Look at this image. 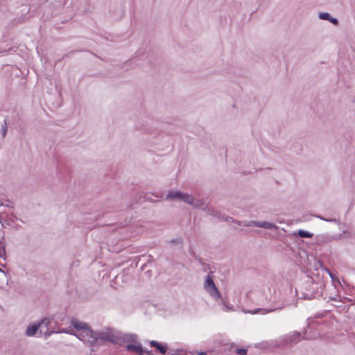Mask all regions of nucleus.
Returning <instances> with one entry per match:
<instances>
[{
  "mask_svg": "<svg viewBox=\"0 0 355 355\" xmlns=\"http://www.w3.org/2000/svg\"><path fill=\"white\" fill-rule=\"evenodd\" d=\"M166 199L170 200H180L191 205L193 208L194 207H200L202 205V202L200 200H198V198H195L192 195L184 193L180 191H168Z\"/></svg>",
  "mask_w": 355,
  "mask_h": 355,
  "instance_id": "obj_1",
  "label": "nucleus"
},
{
  "mask_svg": "<svg viewBox=\"0 0 355 355\" xmlns=\"http://www.w3.org/2000/svg\"><path fill=\"white\" fill-rule=\"evenodd\" d=\"M51 322V319L50 318H44L38 322L29 324L26 329L25 334L29 337L34 336L41 327L44 326L45 327H48Z\"/></svg>",
  "mask_w": 355,
  "mask_h": 355,
  "instance_id": "obj_2",
  "label": "nucleus"
},
{
  "mask_svg": "<svg viewBox=\"0 0 355 355\" xmlns=\"http://www.w3.org/2000/svg\"><path fill=\"white\" fill-rule=\"evenodd\" d=\"M75 336L85 343L92 345L96 343V332H94L89 327L85 329L80 333H76Z\"/></svg>",
  "mask_w": 355,
  "mask_h": 355,
  "instance_id": "obj_3",
  "label": "nucleus"
},
{
  "mask_svg": "<svg viewBox=\"0 0 355 355\" xmlns=\"http://www.w3.org/2000/svg\"><path fill=\"white\" fill-rule=\"evenodd\" d=\"M204 288L214 298H219L220 297V293L210 275H207L205 279Z\"/></svg>",
  "mask_w": 355,
  "mask_h": 355,
  "instance_id": "obj_4",
  "label": "nucleus"
},
{
  "mask_svg": "<svg viewBox=\"0 0 355 355\" xmlns=\"http://www.w3.org/2000/svg\"><path fill=\"white\" fill-rule=\"evenodd\" d=\"M116 338L117 337L115 334H114L110 330H106L100 332H96V342L100 340L102 341L116 343Z\"/></svg>",
  "mask_w": 355,
  "mask_h": 355,
  "instance_id": "obj_5",
  "label": "nucleus"
},
{
  "mask_svg": "<svg viewBox=\"0 0 355 355\" xmlns=\"http://www.w3.org/2000/svg\"><path fill=\"white\" fill-rule=\"evenodd\" d=\"M244 226L249 227V226H255L258 227H262L267 230H277L279 227L274 223L267 222V221H257V220H250L248 223H245Z\"/></svg>",
  "mask_w": 355,
  "mask_h": 355,
  "instance_id": "obj_6",
  "label": "nucleus"
},
{
  "mask_svg": "<svg viewBox=\"0 0 355 355\" xmlns=\"http://www.w3.org/2000/svg\"><path fill=\"white\" fill-rule=\"evenodd\" d=\"M198 200H200L202 202V205L200 207H194L195 209H200L210 216L220 218V214L213 208L209 207L202 198H198Z\"/></svg>",
  "mask_w": 355,
  "mask_h": 355,
  "instance_id": "obj_7",
  "label": "nucleus"
},
{
  "mask_svg": "<svg viewBox=\"0 0 355 355\" xmlns=\"http://www.w3.org/2000/svg\"><path fill=\"white\" fill-rule=\"evenodd\" d=\"M71 325L75 328L76 330V333H80V331H83L85 329H87L89 327V326L83 322H80L76 319H73L71 322Z\"/></svg>",
  "mask_w": 355,
  "mask_h": 355,
  "instance_id": "obj_8",
  "label": "nucleus"
},
{
  "mask_svg": "<svg viewBox=\"0 0 355 355\" xmlns=\"http://www.w3.org/2000/svg\"><path fill=\"white\" fill-rule=\"evenodd\" d=\"M126 349L128 351H133L135 352L139 353L140 355H142L144 350L140 344H135V345H128L126 346Z\"/></svg>",
  "mask_w": 355,
  "mask_h": 355,
  "instance_id": "obj_9",
  "label": "nucleus"
},
{
  "mask_svg": "<svg viewBox=\"0 0 355 355\" xmlns=\"http://www.w3.org/2000/svg\"><path fill=\"white\" fill-rule=\"evenodd\" d=\"M67 3V0H50V4L56 9L63 8Z\"/></svg>",
  "mask_w": 355,
  "mask_h": 355,
  "instance_id": "obj_10",
  "label": "nucleus"
},
{
  "mask_svg": "<svg viewBox=\"0 0 355 355\" xmlns=\"http://www.w3.org/2000/svg\"><path fill=\"white\" fill-rule=\"evenodd\" d=\"M150 344L152 347L157 348L161 354H165L166 352V347L164 346H162L161 344H159L157 341L152 340L150 342Z\"/></svg>",
  "mask_w": 355,
  "mask_h": 355,
  "instance_id": "obj_11",
  "label": "nucleus"
},
{
  "mask_svg": "<svg viewBox=\"0 0 355 355\" xmlns=\"http://www.w3.org/2000/svg\"><path fill=\"white\" fill-rule=\"evenodd\" d=\"M297 234L302 238H311L313 236L312 233L302 230H300L297 232Z\"/></svg>",
  "mask_w": 355,
  "mask_h": 355,
  "instance_id": "obj_12",
  "label": "nucleus"
},
{
  "mask_svg": "<svg viewBox=\"0 0 355 355\" xmlns=\"http://www.w3.org/2000/svg\"><path fill=\"white\" fill-rule=\"evenodd\" d=\"M60 333L69 334L74 335V336L76 334L72 329H62L57 331V334H60Z\"/></svg>",
  "mask_w": 355,
  "mask_h": 355,
  "instance_id": "obj_13",
  "label": "nucleus"
},
{
  "mask_svg": "<svg viewBox=\"0 0 355 355\" xmlns=\"http://www.w3.org/2000/svg\"><path fill=\"white\" fill-rule=\"evenodd\" d=\"M330 15L328 12H320L319 14V18L323 20H329Z\"/></svg>",
  "mask_w": 355,
  "mask_h": 355,
  "instance_id": "obj_14",
  "label": "nucleus"
},
{
  "mask_svg": "<svg viewBox=\"0 0 355 355\" xmlns=\"http://www.w3.org/2000/svg\"><path fill=\"white\" fill-rule=\"evenodd\" d=\"M300 334L299 332H295L292 336L291 340L297 342L300 340Z\"/></svg>",
  "mask_w": 355,
  "mask_h": 355,
  "instance_id": "obj_15",
  "label": "nucleus"
},
{
  "mask_svg": "<svg viewBox=\"0 0 355 355\" xmlns=\"http://www.w3.org/2000/svg\"><path fill=\"white\" fill-rule=\"evenodd\" d=\"M236 352L239 355H245L247 353V350L245 349L240 348V349H237Z\"/></svg>",
  "mask_w": 355,
  "mask_h": 355,
  "instance_id": "obj_16",
  "label": "nucleus"
},
{
  "mask_svg": "<svg viewBox=\"0 0 355 355\" xmlns=\"http://www.w3.org/2000/svg\"><path fill=\"white\" fill-rule=\"evenodd\" d=\"M318 218L323 220H325V221H328V222H333V223H337V220L335 219V218H331V219H329V218H325L321 216H317Z\"/></svg>",
  "mask_w": 355,
  "mask_h": 355,
  "instance_id": "obj_17",
  "label": "nucleus"
},
{
  "mask_svg": "<svg viewBox=\"0 0 355 355\" xmlns=\"http://www.w3.org/2000/svg\"><path fill=\"white\" fill-rule=\"evenodd\" d=\"M0 279L3 281L7 282L6 275L5 272L3 270H2L1 268H0Z\"/></svg>",
  "mask_w": 355,
  "mask_h": 355,
  "instance_id": "obj_18",
  "label": "nucleus"
},
{
  "mask_svg": "<svg viewBox=\"0 0 355 355\" xmlns=\"http://www.w3.org/2000/svg\"><path fill=\"white\" fill-rule=\"evenodd\" d=\"M128 340L135 342L137 339V336L134 334H130L127 336Z\"/></svg>",
  "mask_w": 355,
  "mask_h": 355,
  "instance_id": "obj_19",
  "label": "nucleus"
},
{
  "mask_svg": "<svg viewBox=\"0 0 355 355\" xmlns=\"http://www.w3.org/2000/svg\"><path fill=\"white\" fill-rule=\"evenodd\" d=\"M55 333L57 334V331H49V329H47L46 331L45 332L44 335H45V336L49 337V336H50L51 335H52L53 334H55Z\"/></svg>",
  "mask_w": 355,
  "mask_h": 355,
  "instance_id": "obj_20",
  "label": "nucleus"
},
{
  "mask_svg": "<svg viewBox=\"0 0 355 355\" xmlns=\"http://www.w3.org/2000/svg\"><path fill=\"white\" fill-rule=\"evenodd\" d=\"M329 21H330L332 24L335 25H337L338 24V19L336 18H333L331 17H330V19Z\"/></svg>",
  "mask_w": 355,
  "mask_h": 355,
  "instance_id": "obj_21",
  "label": "nucleus"
},
{
  "mask_svg": "<svg viewBox=\"0 0 355 355\" xmlns=\"http://www.w3.org/2000/svg\"><path fill=\"white\" fill-rule=\"evenodd\" d=\"M6 132H7V128H6V125H5V126L2 128V135H3V137H6Z\"/></svg>",
  "mask_w": 355,
  "mask_h": 355,
  "instance_id": "obj_22",
  "label": "nucleus"
},
{
  "mask_svg": "<svg viewBox=\"0 0 355 355\" xmlns=\"http://www.w3.org/2000/svg\"><path fill=\"white\" fill-rule=\"evenodd\" d=\"M3 238H4L3 232L2 231L1 227H0V243L3 239Z\"/></svg>",
  "mask_w": 355,
  "mask_h": 355,
  "instance_id": "obj_23",
  "label": "nucleus"
},
{
  "mask_svg": "<svg viewBox=\"0 0 355 355\" xmlns=\"http://www.w3.org/2000/svg\"><path fill=\"white\" fill-rule=\"evenodd\" d=\"M235 223L237 225H243L244 226V224L249 223V221H246V222L235 221Z\"/></svg>",
  "mask_w": 355,
  "mask_h": 355,
  "instance_id": "obj_24",
  "label": "nucleus"
},
{
  "mask_svg": "<svg viewBox=\"0 0 355 355\" xmlns=\"http://www.w3.org/2000/svg\"><path fill=\"white\" fill-rule=\"evenodd\" d=\"M258 311H259V310L257 309V310H254V311H249V313H252V314H254V313H258Z\"/></svg>",
  "mask_w": 355,
  "mask_h": 355,
  "instance_id": "obj_25",
  "label": "nucleus"
},
{
  "mask_svg": "<svg viewBox=\"0 0 355 355\" xmlns=\"http://www.w3.org/2000/svg\"><path fill=\"white\" fill-rule=\"evenodd\" d=\"M198 355H206V353H205V352H200V353L198 354Z\"/></svg>",
  "mask_w": 355,
  "mask_h": 355,
  "instance_id": "obj_26",
  "label": "nucleus"
},
{
  "mask_svg": "<svg viewBox=\"0 0 355 355\" xmlns=\"http://www.w3.org/2000/svg\"><path fill=\"white\" fill-rule=\"evenodd\" d=\"M317 264H318V266H322V263H321V262H320V261H317Z\"/></svg>",
  "mask_w": 355,
  "mask_h": 355,
  "instance_id": "obj_27",
  "label": "nucleus"
}]
</instances>
